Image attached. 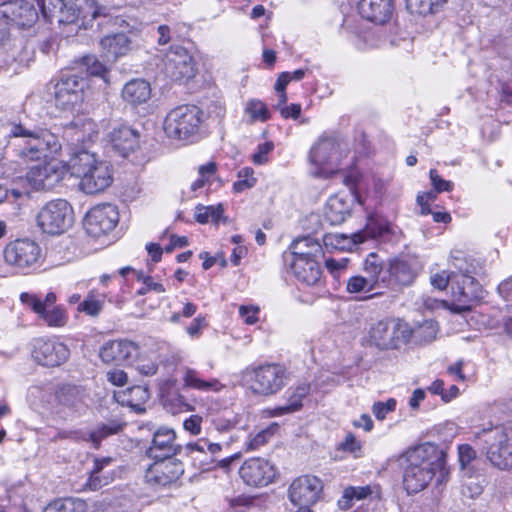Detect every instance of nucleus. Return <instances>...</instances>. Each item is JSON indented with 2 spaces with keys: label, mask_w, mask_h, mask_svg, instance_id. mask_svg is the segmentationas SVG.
Wrapping results in <instances>:
<instances>
[{
  "label": "nucleus",
  "mask_w": 512,
  "mask_h": 512,
  "mask_svg": "<svg viewBox=\"0 0 512 512\" xmlns=\"http://www.w3.org/2000/svg\"><path fill=\"white\" fill-rule=\"evenodd\" d=\"M413 328L406 321L393 318L380 320L369 331V342L379 350H397L407 344Z\"/></svg>",
  "instance_id": "nucleus-6"
},
{
  "label": "nucleus",
  "mask_w": 512,
  "mask_h": 512,
  "mask_svg": "<svg viewBox=\"0 0 512 512\" xmlns=\"http://www.w3.org/2000/svg\"><path fill=\"white\" fill-rule=\"evenodd\" d=\"M38 6L41 9L42 15L46 20L51 21L52 18L59 13L60 17H66V8L60 9L58 0H37Z\"/></svg>",
  "instance_id": "nucleus-53"
},
{
  "label": "nucleus",
  "mask_w": 512,
  "mask_h": 512,
  "mask_svg": "<svg viewBox=\"0 0 512 512\" xmlns=\"http://www.w3.org/2000/svg\"><path fill=\"white\" fill-rule=\"evenodd\" d=\"M139 137V133L127 125L114 127L109 133L112 147L124 157L138 148Z\"/></svg>",
  "instance_id": "nucleus-28"
},
{
  "label": "nucleus",
  "mask_w": 512,
  "mask_h": 512,
  "mask_svg": "<svg viewBox=\"0 0 512 512\" xmlns=\"http://www.w3.org/2000/svg\"><path fill=\"white\" fill-rule=\"evenodd\" d=\"M418 275L416 261L402 258L390 259L385 265L382 261L380 275L382 287L390 291H400L410 286Z\"/></svg>",
  "instance_id": "nucleus-9"
},
{
  "label": "nucleus",
  "mask_w": 512,
  "mask_h": 512,
  "mask_svg": "<svg viewBox=\"0 0 512 512\" xmlns=\"http://www.w3.org/2000/svg\"><path fill=\"white\" fill-rule=\"evenodd\" d=\"M179 446L176 444L175 432L170 428H159L153 436L148 454L154 459L173 457L177 454Z\"/></svg>",
  "instance_id": "nucleus-26"
},
{
  "label": "nucleus",
  "mask_w": 512,
  "mask_h": 512,
  "mask_svg": "<svg viewBox=\"0 0 512 512\" xmlns=\"http://www.w3.org/2000/svg\"><path fill=\"white\" fill-rule=\"evenodd\" d=\"M85 65L87 66V72L92 76H99L105 82H108L107 75L108 70L105 65H103L98 59L95 57H85L84 58Z\"/></svg>",
  "instance_id": "nucleus-55"
},
{
  "label": "nucleus",
  "mask_w": 512,
  "mask_h": 512,
  "mask_svg": "<svg viewBox=\"0 0 512 512\" xmlns=\"http://www.w3.org/2000/svg\"><path fill=\"white\" fill-rule=\"evenodd\" d=\"M239 315L244 321V323L248 325H253L259 319V308L253 305H241L239 307Z\"/></svg>",
  "instance_id": "nucleus-60"
},
{
  "label": "nucleus",
  "mask_w": 512,
  "mask_h": 512,
  "mask_svg": "<svg viewBox=\"0 0 512 512\" xmlns=\"http://www.w3.org/2000/svg\"><path fill=\"white\" fill-rule=\"evenodd\" d=\"M111 462V458H102V459H95L94 461V467L91 471L90 477L88 479L87 485L92 490H97L101 488L103 485H107L109 483V478L104 477L103 479L100 477V472L103 470V468L107 465H109Z\"/></svg>",
  "instance_id": "nucleus-47"
},
{
  "label": "nucleus",
  "mask_w": 512,
  "mask_h": 512,
  "mask_svg": "<svg viewBox=\"0 0 512 512\" xmlns=\"http://www.w3.org/2000/svg\"><path fill=\"white\" fill-rule=\"evenodd\" d=\"M139 353V347L135 342L120 339L103 344L100 349V358L106 364H120L131 360Z\"/></svg>",
  "instance_id": "nucleus-25"
},
{
  "label": "nucleus",
  "mask_w": 512,
  "mask_h": 512,
  "mask_svg": "<svg viewBox=\"0 0 512 512\" xmlns=\"http://www.w3.org/2000/svg\"><path fill=\"white\" fill-rule=\"evenodd\" d=\"M208 326L206 317L204 315H198L193 321L186 327V333L193 339L199 338L202 334L203 329Z\"/></svg>",
  "instance_id": "nucleus-58"
},
{
  "label": "nucleus",
  "mask_w": 512,
  "mask_h": 512,
  "mask_svg": "<svg viewBox=\"0 0 512 512\" xmlns=\"http://www.w3.org/2000/svg\"><path fill=\"white\" fill-rule=\"evenodd\" d=\"M323 482L314 475L295 478L288 487V499L293 505L316 504L323 496Z\"/></svg>",
  "instance_id": "nucleus-15"
},
{
  "label": "nucleus",
  "mask_w": 512,
  "mask_h": 512,
  "mask_svg": "<svg viewBox=\"0 0 512 512\" xmlns=\"http://www.w3.org/2000/svg\"><path fill=\"white\" fill-rule=\"evenodd\" d=\"M437 333V323L433 320H425L423 323L413 329L412 337L420 342H431L436 338Z\"/></svg>",
  "instance_id": "nucleus-48"
},
{
  "label": "nucleus",
  "mask_w": 512,
  "mask_h": 512,
  "mask_svg": "<svg viewBox=\"0 0 512 512\" xmlns=\"http://www.w3.org/2000/svg\"><path fill=\"white\" fill-rule=\"evenodd\" d=\"M278 428L279 425L277 423H272L268 427L257 432L255 435H250L245 442V450L247 452L258 450L269 441Z\"/></svg>",
  "instance_id": "nucleus-45"
},
{
  "label": "nucleus",
  "mask_w": 512,
  "mask_h": 512,
  "mask_svg": "<svg viewBox=\"0 0 512 512\" xmlns=\"http://www.w3.org/2000/svg\"><path fill=\"white\" fill-rule=\"evenodd\" d=\"M239 476L250 487H265L276 479L277 469L268 460L252 457L243 462L239 468Z\"/></svg>",
  "instance_id": "nucleus-17"
},
{
  "label": "nucleus",
  "mask_w": 512,
  "mask_h": 512,
  "mask_svg": "<svg viewBox=\"0 0 512 512\" xmlns=\"http://www.w3.org/2000/svg\"><path fill=\"white\" fill-rule=\"evenodd\" d=\"M20 301L49 327H63L67 323L68 316L65 310L61 306H54L57 301L54 292H48L44 299L36 294L23 292L20 295Z\"/></svg>",
  "instance_id": "nucleus-8"
},
{
  "label": "nucleus",
  "mask_w": 512,
  "mask_h": 512,
  "mask_svg": "<svg viewBox=\"0 0 512 512\" xmlns=\"http://www.w3.org/2000/svg\"><path fill=\"white\" fill-rule=\"evenodd\" d=\"M390 232L391 227L387 222L369 218L364 229L352 234V241L354 244H361L368 239H375Z\"/></svg>",
  "instance_id": "nucleus-38"
},
{
  "label": "nucleus",
  "mask_w": 512,
  "mask_h": 512,
  "mask_svg": "<svg viewBox=\"0 0 512 512\" xmlns=\"http://www.w3.org/2000/svg\"><path fill=\"white\" fill-rule=\"evenodd\" d=\"M54 89L55 104L62 110L72 109L83 101L84 81L76 75L61 77Z\"/></svg>",
  "instance_id": "nucleus-23"
},
{
  "label": "nucleus",
  "mask_w": 512,
  "mask_h": 512,
  "mask_svg": "<svg viewBox=\"0 0 512 512\" xmlns=\"http://www.w3.org/2000/svg\"><path fill=\"white\" fill-rule=\"evenodd\" d=\"M68 173L79 179V188L86 194H98L113 182L111 165L95 153L82 149L71 154Z\"/></svg>",
  "instance_id": "nucleus-2"
},
{
  "label": "nucleus",
  "mask_w": 512,
  "mask_h": 512,
  "mask_svg": "<svg viewBox=\"0 0 512 512\" xmlns=\"http://www.w3.org/2000/svg\"><path fill=\"white\" fill-rule=\"evenodd\" d=\"M459 463L465 468L476 458V451L468 444H462L458 447Z\"/></svg>",
  "instance_id": "nucleus-63"
},
{
  "label": "nucleus",
  "mask_w": 512,
  "mask_h": 512,
  "mask_svg": "<svg viewBox=\"0 0 512 512\" xmlns=\"http://www.w3.org/2000/svg\"><path fill=\"white\" fill-rule=\"evenodd\" d=\"M118 402L130 406L135 411H142L143 404L149 399L150 394L143 386H133L115 395Z\"/></svg>",
  "instance_id": "nucleus-39"
},
{
  "label": "nucleus",
  "mask_w": 512,
  "mask_h": 512,
  "mask_svg": "<svg viewBox=\"0 0 512 512\" xmlns=\"http://www.w3.org/2000/svg\"><path fill=\"white\" fill-rule=\"evenodd\" d=\"M290 250L291 259L304 258L306 260L315 259L319 261L323 255L321 244L311 237H303L294 240L290 246Z\"/></svg>",
  "instance_id": "nucleus-35"
},
{
  "label": "nucleus",
  "mask_w": 512,
  "mask_h": 512,
  "mask_svg": "<svg viewBox=\"0 0 512 512\" xmlns=\"http://www.w3.org/2000/svg\"><path fill=\"white\" fill-rule=\"evenodd\" d=\"M396 408V400L388 399L386 402H376L373 404L372 412L378 420H384L388 413Z\"/></svg>",
  "instance_id": "nucleus-57"
},
{
  "label": "nucleus",
  "mask_w": 512,
  "mask_h": 512,
  "mask_svg": "<svg viewBox=\"0 0 512 512\" xmlns=\"http://www.w3.org/2000/svg\"><path fill=\"white\" fill-rule=\"evenodd\" d=\"M122 430V425L111 422L97 426L90 433H84L82 440L90 441L94 448H99L101 441L111 435L117 434Z\"/></svg>",
  "instance_id": "nucleus-43"
},
{
  "label": "nucleus",
  "mask_w": 512,
  "mask_h": 512,
  "mask_svg": "<svg viewBox=\"0 0 512 512\" xmlns=\"http://www.w3.org/2000/svg\"><path fill=\"white\" fill-rule=\"evenodd\" d=\"M244 112L249 117L250 122H265L270 118L267 106L258 99L249 100L246 103Z\"/></svg>",
  "instance_id": "nucleus-46"
},
{
  "label": "nucleus",
  "mask_w": 512,
  "mask_h": 512,
  "mask_svg": "<svg viewBox=\"0 0 512 512\" xmlns=\"http://www.w3.org/2000/svg\"><path fill=\"white\" fill-rule=\"evenodd\" d=\"M85 501L78 498H62L49 503L43 512H86Z\"/></svg>",
  "instance_id": "nucleus-44"
},
{
  "label": "nucleus",
  "mask_w": 512,
  "mask_h": 512,
  "mask_svg": "<svg viewBox=\"0 0 512 512\" xmlns=\"http://www.w3.org/2000/svg\"><path fill=\"white\" fill-rule=\"evenodd\" d=\"M484 297V290L475 278L460 273L452 279V310L457 313L469 311L474 303Z\"/></svg>",
  "instance_id": "nucleus-11"
},
{
  "label": "nucleus",
  "mask_w": 512,
  "mask_h": 512,
  "mask_svg": "<svg viewBox=\"0 0 512 512\" xmlns=\"http://www.w3.org/2000/svg\"><path fill=\"white\" fill-rule=\"evenodd\" d=\"M90 0H58L60 9L66 8L67 16L59 17V22L71 23L79 17H86L91 13L92 17L96 16L95 11H88L86 7L89 5Z\"/></svg>",
  "instance_id": "nucleus-41"
},
{
  "label": "nucleus",
  "mask_w": 512,
  "mask_h": 512,
  "mask_svg": "<svg viewBox=\"0 0 512 512\" xmlns=\"http://www.w3.org/2000/svg\"><path fill=\"white\" fill-rule=\"evenodd\" d=\"M57 398L59 402L75 411H81L84 406V394L83 391L76 386H63L59 389Z\"/></svg>",
  "instance_id": "nucleus-42"
},
{
  "label": "nucleus",
  "mask_w": 512,
  "mask_h": 512,
  "mask_svg": "<svg viewBox=\"0 0 512 512\" xmlns=\"http://www.w3.org/2000/svg\"><path fill=\"white\" fill-rule=\"evenodd\" d=\"M198 172L199 178L191 184V190L193 192H196L199 189H201L205 185L207 180L212 175H214V173L216 172V164L214 162H209L205 165H202L199 167Z\"/></svg>",
  "instance_id": "nucleus-54"
},
{
  "label": "nucleus",
  "mask_w": 512,
  "mask_h": 512,
  "mask_svg": "<svg viewBox=\"0 0 512 512\" xmlns=\"http://www.w3.org/2000/svg\"><path fill=\"white\" fill-rule=\"evenodd\" d=\"M163 71L173 81L189 80L195 76V62L186 48L172 46L165 54Z\"/></svg>",
  "instance_id": "nucleus-14"
},
{
  "label": "nucleus",
  "mask_w": 512,
  "mask_h": 512,
  "mask_svg": "<svg viewBox=\"0 0 512 512\" xmlns=\"http://www.w3.org/2000/svg\"><path fill=\"white\" fill-rule=\"evenodd\" d=\"M368 497L379 498L380 487L376 484L366 486H349L344 489L342 499L339 500L341 508H349L353 500H362Z\"/></svg>",
  "instance_id": "nucleus-37"
},
{
  "label": "nucleus",
  "mask_w": 512,
  "mask_h": 512,
  "mask_svg": "<svg viewBox=\"0 0 512 512\" xmlns=\"http://www.w3.org/2000/svg\"><path fill=\"white\" fill-rule=\"evenodd\" d=\"M256 182L254 170L250 167H245L238 172V180L233 184V189L236 193H240L254 187Z\"/></svg>",
  "instance_id": "nucleus-50"
},
{
  "label": "nucleus",
  "mask_w": 512,
  "mask_h": 512,
  "mask_svg": "<svg viewBox=\"0 0 512 512\" xmlns=\"http://www.w3.org/2000/svg\"><path fill=\"white\" fill-rule=\"evenodd\" d=\"M11 135L14 138L15 154L23 164L46 159L61 150L58 137L48 130L32 131L22 125H16L12 128Z\"/></svg>",
  "instance_id": "nucleus-3"
},
{
  "label": "nucleus",
  "mask_w": 512,
  "mask_h": 512,
  "mask_svg": "<svg viewBox=\"0 0 512 512\" xmlns=\"http://www.w3.org/2000/svg\"><path fill=\"white\" fill-rule=\"evenodd\" d=\"M485 443L488 445L486 454L491 464L501 470L512 468V439L501 428L487 431Z\"/></svg>",
  "instance_id": "nucleus-13"
},
{
  "label": "nucleus",
  "mask_w": 512,
  "mask_h": 512,
  "mask_svg": "<svg viewBox=\"0 0 512 512\" xmlns=\"http://www.w3.org/2000/svg\"><path fill=\"white\" fill-rule=\"evenodd\" d=\"M150 83L144 79H132L127 82L121 92L122 99L132 106L146 103L151 98Z\"/></svg>",
  "instance_id": "nucleus-33"
},
{
  "label": "nucleus",
  "mask_w": 512,
  "mask_h": 512,
  "mask_svg": "<svg viewBox=\"0 0 512 512\" xmlns=\"http://www.w3.org/2000/svg\"><path fill=\"white\" fill-rule=\"evenodd\" d=\"M184 473V466L181 461L174 457L155 459L146 470V481L155 486H168L179 480Z\"/></svg>",
  "instance_id": "nucleus-20"
},
{
  "label": "nucleus",
  "mask_w": 512,
  "mask_h": 512,
  "mask_svg": "<svg viewBox=\"0 0 512 512\" xmlns=\"http://www.w3.org/2000/svg\"><path fill=\"white\" fill-rule=\"evenodd\" d=\"M69 355L68 347L62 342L44 338L34 341L32 357L43 366H59L68 359Z\"/></svg>",
  "instance_id": "nucleus-22"
},
{
  "label": "nucleus",
  "mask_w": 512,
  "mask_h": 512,
  "mask_svg": "<svg viewBox=\"0 0 512 512\" xmlns=\"http://www.w3.org/2000/svg\"><path fill=\"white\" fill-rule=\"evenodd\" d=\"M119 221L117 208L112 204H102L93 207L85 217L84 226L87 233L100 237L111 232Z\"/></svg>",
  "instance_id": "nucleus-19"
},
{
  "label": "nucleus",
  "mask_w": 512,
  "mask_h": 512,
  "mask_svg": "<svg viewBox=\"0 0 512 512\" xmlns=\"http://www.w3.org/2000/svg\"><path fill=\"white\" fill-rule=\"evenodd\" d=\"M309 392L310 384L302 383L298 385L290 391L288 403L283 406L275 407L272 410L271 415L276 417L299 411L303 406V399L309 394Z\"/></svg>",
  "instance_id": "nucleus-36"
},
{
  "label": "nucleus",
  "mask_w": 512,
  "mask_h": 512,
  "mask_svg": "<svg viewBox=\"0 0 512 512\" xmlns=\"http://www.w3.org/2000/svg\"><path fill=\"white\" fill-rule=\"evenodd\" d=\"M351 207V196L337 193L328 199L324 210V218L331 225H339L350 215Z\"/></svg>",
  "instance_id": "nucleus-30"
},
{
  "label": "nucleus",
  "mask_w": 512,
  "mask_h": 512,
  "mask_svg": "<svg viewBox=\"0 0 512 512\" xmlns=\"http://www.w3.org/2000/svg\"><path fill=\"white\" fill-rule=\"evenodd\" d=\"M98 124L86 114H78L65 126L64 136L72 144H86L98 138Z\"/></svg>",
  "instance_id": "nucleus-24"
},
{
  "label": "nucleus",
  "mask_w": 512,
  "mask_h": 512,
  "mask_svg": "<svg viewBox=\"0 0 512 512\" xmlns=\"http://www.w3.org/2000/svg\"><path fill=\"white\" fill-rule=\"evenodd\" d=\"M448 2L449 0H406V8L411 14L432 16L442 12Z\"/></svg>",
  "instance_id": "nucleus-40"
},
{
  "label": "nucleus",
  "mask_w": 512,
  "mask_h": 512,
  "mask_svg": "<svg viewBox=\"0 0 512 512\" xmlns=\"http://www.w3.org/2000/svg\"><path fill=\"white\" fill-rule=\"evenodd\" d=\"M0 19L7 25L31 27L38 19L34 5L25 0H10L0 4Z\"/></svg>",
  "instance_id": "nucleus-21"
},
{
  "label": "nucleus",
  "mask_w": 512,
  "mask_h": 512,
  "mask_svg": "<svg viewBox=\"0 0 512 512\" xmlns=\"http://www.w3.org/2000/svg\"><path fill=\"white\" fill-rule=\"evenodd\" d=\"M181 373V380L184 389H192L204 393H218L224 388V385L218 379H204L201 376V373L194 368L188 366L182 367Z\"/></svg>",
  "instance_id": "nucleus-29"
},
{
  "label": "nucleus",
  "mask_w": 512,
  "mask_h": 512,
  "mask_svg": "<svg viewBox=\"0 0 512 512\" xmlns=\"http://www.w3.org/2000/svg\"><path fill=\"white\" fill-rule=\"evenodd\" d=\"M349 260L347 258H328L325 260V267L334 276L338 277L342 271L347 268Z\"/></svg>",
  "instance_id": "nucleus-62"
},
{
  "label": "nucleus",
  "mask_w": 512,
  "mask_h": 512,
  "mask_svg": "<svg viewBox=\"0 0 512 512\" xmlns=\"http://www.w3.org/2000/svg\"><path fill=\"white\" fill-rule=\"evenodd\" d=\"M403 485L408 493L422 491L439 473L443 481L448 474L446 453L432 443H423L406 450L400 457Z\"/></svg>",
  "instance_id": "nucleus-1"
},
{
  "label": "nucleus",
  "mask_w": 512,
  "mask_h": 512,
  "mask_svg": "<svg viewBox=\"0 0 512 512\" xmlns=\"http://www.w3.org/2000/svg\"><path fill=\"white\" fill-rule=\"evenodd\" d=\"M102 56L114 62L130 50V40L124 33L106 35L100 40Z\"/></svg>",
  "instance_id": "nucleus-32"
},
{
  "label": "nucleus",
  "mask_w": 512,
  "mask_h": 512,
  "mask_svg": "<svg viewBox=\"0 0 512 512\" xmlns=\"http://www.w3.org/2000/svg\"><path fill=\"white\" fill-rule=\"evenodd\" d=\"M242 381L258 395L270 396L279 392L288 381V371L281 364L248 367L242 372Z\"/></svg>",
  "instance_id": "nucleus-5"
},
{
  "label": "nucleus",
  "mask_w": 512,
  "mask_h": 512,
  "mask_svg": "<svg viewBox=\"0 0 512 512\" xmlns=\"http://www.w3.org/2000/svg\"><path fill=\"white\" fill-rule=\"evenodd\" d=\"M453 275L454 274H450L448 271L446 270H442L440 272H437L433 275H431V284L433 285V287L439 289V290H444L449 281L453 279Z\"/></svg>",
  "instance_id": "nucleus-64"
},
{
  "label": "nucleus",
  "mask_w": 512,
  "mask_h": 512,
  "mask_svg": "<svg viewBox=\"0 0 512 512\" xmlns=\"http://www.w3.org/2000/svg\"><path fill=\"white\" fill-rule=\"evenodd\" d=\"M104 305V301L96 297L94 292H89L87 297L78 306V311L84 312L89 316H97Z\"/></svg>",
  "instance_id": "nucleus-51"
},
{
  "label": "nucleus",
  "mask_w": 512,
  "mask_h": 512,
  "mask_svg": "<svg viewBox=\"0 0 512 512\" xmlns=\"http://www.w3.org/2000/svg\"><path fill=\"white\" fill-rule=\"evenodd\" d=\"M289 265L293 275L303 284L309 286L315 285L321 278V268L319 261L315 259H290Z\"/></svg>",
  "instance_id": "nucleus-31"
},
{
  "label": "nucleus",
  "mask_w": 512,
  "mask_h": 512,
  "mask_svg": "<svg viewBox=\"0 0 512 512\" xmlns=\"http://www.w3.org/2000/svg\"><path fill=\"white\" fill-rule=\"evenodd\" d=\"M431 184L436 192L451 191L453 189V183L451 181L444 180L440 177L437 170L431 169L429 172Z\"/></svg>",
  "instance_id": "nucleus-59"
},
{
  "label": "nucleus",
  "mask_w": 512,
  "mask_h": 512,
  "mask_svg": "<svg viewBox=\"0 0 512 512\" xmlns=\"http://www.w3.org/2000/svg\"><path fill=\"white\" fill-rule=\"evenodd\" d=\"M68 173V161L51 160L43 166L33 167L26 176L28 184L34 190H49L59 183Z\"/></svg>",
  "instance_id": "nucleus-16"
},
{
  "label": "nucleus",
  "mask_w": 512,
  "mask_h": 512,
  "mask_svg": "<svg viewBox=\"0 0 512 512\" xmlns=\"http://www.w3.org/2000/svg\"><path fill=\"white\" fill-rule=\"evenodd\" d=\"M36 223L44 233H64L73 223V209L66 200L50 201L37 213Z\"/></svg>",
  "instance_id": "nucleus-7"
},
{
  "label": "nucleus",
  "mask_w": 512,
  "mask_h": 512,
  "mask_svg": "<svg viewBox=\"0 0 512 512\" xmlns=\"http://www.w3.org/2000/svg\"><path fill=\"white\" fill-rule=\"evenodd\" d=\"M204 112L195 105H180L171 109L163 123V130L170 139L195 142L202 136Z\"/></svg>",
  "instance_id": "nucleus-4"
},
{
  "label": "nucleus",
  "mask_w": 512,
  "mask_h": 512,
  "mask_svg": "<svg viewBox=\"0 0 512 512\" xmlns=\"http://www.w3.org/2000/svg\"><path fill=\"white\" fill-rule=\"evenodd\" d=\"M136 279L142 282L138 289V295H145L149 292L164 293L166 291L162 283L156 281L152 276L145 275L142 271L135 272Z\"/></svg>",
  "instance_id": "nucleus-49"
},
{
  "label": "nucleus",
  "mask_w": 512,
  "mask_h": 512,
  "mask_svg": "<svg viewBox=\"0 0 512 512\" xmlns=\"http://www.w3.org/2000/svg\"><path fill=\"white\" fill-rule=\"evenodd\" d=\"M363 271L366 276L356 275L347 281V292L350 294H369L382 287L380 275L382 271V259L375 253H370L363 263Z\"/></svg>",
  "instance_id": "nucleus-12"
},
{
  "label": "nucleus",
  "mask_w": 512,
  "mask_h": 512,
  "mask_svg": "<svg viewBox=\"0 0 512 512\" xmlns=\"http://www.w3.org/2000/svg\"><path fill=\"white\" fill-rule=\"evenodd\" d=\"M5 261L19 269L34 267L41 258V248L33 240L17 239L4 249Z\"/></svg>",
  "instance_id": "nucleus-18"
},
{
  "label": "nucleus",
  "mask_w": 512,
  "mask_h": 512,
  "mask_svg": "<svg viewBox=\"0 0 512 512\" xmlns=\"http://www.w3.org/2000/svg\"><path fill=\"white\" fill-rule=\"evenodd\" d=\"M69 252L63 243H57L51 245L46 252V257L49 262L53 265H61L66 261H69Z\"/></svg>",
  "instance_id": "nucleus-52"
},
{
  "label": "nucleus",
  "mask_w": 512,
  "mask_h": 512,
  "mask_svg": "<svg viewBox=\"0 0 512 512\" xmlns=\"http://www.w3.org/2000/svg\"><path fill=\"white\" fill-rule=\"evenodd\" d=\"M339 143L333 138H321L309 154L310 173L315 177H329L340 160Z\"/></svg>",
  "instance_id": "nucleus-10"
},
{
  "label": "nucleus",
  "mask_w": 512,
  "mask_h": 512,
  "mask_svg": "<svg viewBox=\"0 0 512 512\" xmlns=\"http://www.w3.org/2000/svg\"><path fill=\"white\" fill-rule=\"evenodd\" d=\"M194 218L199 224L211 223L214 226H219L220 224L227 225L230 223L229 218L225 216V207L222 203L208 206L196 205Z\"/></svg>",
  "instance_id": "nucleus-34"
},
{
  "label": "nucleus",
  "mask_w": 512,
  "mask_h": 512,
  "mask_svg": "<svg viewBox=\"0 0 512 512\" xmlns=\"http://www.w3.org/2000/svg\"><path fill=\"white\" fill-rule=\"evenodd\" d=\"M358 9L363 18L376 24H384L392 16L394 0H361Z\"/></svg>",
  "instance_id": "nucleus-27"
},
{
  "label": "nucleus",
  "mask_w": 512,
  "mask_h": 512,
  "mask_svg": "<svg viewBox=\"0 0 512 512\" xmlns=\"http://www.w3.org/2000/svg\"><path fill=\"white\" fill-rule=\"evenodd\" d=\"M182 303L181 311L173 312L169 317V322L177 324L181 322L182 318H191L197 312V306L191 301L186 300Z\"/></svg>",
  "instance_id": "nucleus-56"
},
{
  "label": "nucleus",
  "mask_w": 512,
  "mask_h": 512,
  "mask_svg": "<svg viewBox=\"0 0 512 512\" xmlns=\"http://www.w3.org/2000/svg\"><path fill=\"white\" fill-rule=\"evenodd\" d=\"M274 144L272 142H264L260 144L252 156L254 164L263 165L268 162V155L273 150Z\"/></svg>",
  "instance_id": "nucleus-61"
}]
</instances>
